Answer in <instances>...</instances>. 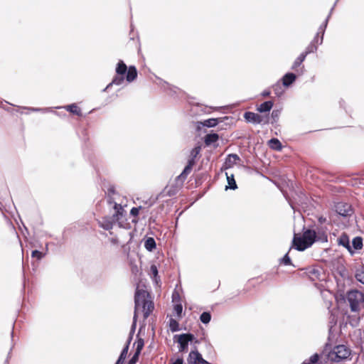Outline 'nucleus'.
<instances>
[{"mask_svg":"<svg viewBox=\"0 0 364 364\" xmlns=\"http://www.w3.org/2000/svg\"><path fill=\"white\" fill-rule=\"evenodd\" d=\"M318 223H314L308 228H303V233L300 237L294 235L292 240L291 248L303 252L311 247L315 242L325 243L328 242V228L324 224L327 223V218L322 215L318 217Z\"/></svg>","mask_w":364,"mask_h":364,"instance_id":"nucleus-1","label":"nucleus"},{"mask_svg":"<svg viewBox=\"0 0 364 364\" xmlns=\"http://www.w3.org/2000/svg\"><path fill=\"white\" fill-rule=\"evenodd\" d=\"M113 209L114 212L111 217H103L102 220L99 221L100 227L105 230H110L112 229L114 223H118L119 227L129 228V227H126L122 223V220L124 216V210L122 205L114 203Z\"/></svg>","mask_w":364,"mask_h":364,"instance_id":"nucleus-2","label":"nucleus"},{"mask_svg":"<svg viewBox=\"0 0 364 364\" xmlns=\"http://www.w3.org/2000/svg\"><path fill=\"white\" fill-rule=\"evenodd\" d=\"M141 309L144 318L146 319L154 309V303L146 298V291L136 289L134 294V312L138 315V311Z\"/></svg>","mask_w":364,"mask_h":364,"instance_id":"nucleus-3","label":"nucleus"},{"mask_svg":"<svg viewBox=\"0 0 364 364\" xmlns=\"http://www.w3.org/2000/svg\"><path fill=\"white\" fill-rule=\"evenodd\" d=\"M328 360L333 363H341L352 359V350L346 345H338L326 354Z\"/></svg>","mask_w":364,"mask_h":364,"instance_id":"nucleus-4","label":"nucleus"},{"mask_svg":"<svg viewBox=\"0 0 364 364\" xmlns=\"http://www.w3.org/2000/svg\"><path fill=\"white\" fill-rule=\"evenodd\" d=\"M115 73L118 75H125L127 82H132L134 81L138 75L136 68L134 65L127 67L122 60H119L117 63Z\"/></svg>","mask_w":364,"mask_h":364,"instance_id":"nucleus-5","label":"nucleus"},{"mask_svg":"<svg viewBox=\"0 0 364 364\" xmlns=\"http://www.w3.org/2000/svg\"><path fill=\"white\" fill-rule=\"evenodd\" d=\"M195 339V336L191 333H183L176 334L173 337L174 343H178V352L186 353L188 349V344L192 343Z\"/></svg>","mask_w":364,"mask_h":364,"instance_id":"nucleus-6","label":"nucleus"},{"mask_svg":"<svg viewBox=\"0 0 364 364\" xmlns=\"http://www.w3.org/2000/svg\"><path fill=\"white\" fill-rule=\"evenodd\" d=\"M347 300L352 312H358L359 304L364 301V294L358 290L351 289L347 293Z\"/></svg>","mask_w":364,"mask_h":364,"instance_id":"nucleus-7","label":"nucleus"},{"mask_svg":"<svg viewBox=\"0 0 364 364\" xmlns=\"http://www.w3.org/2000/svg\"><path fill=\"white\" fill-rule=\"evenodd\" d=\"M232 118L230 117H218V118H210L208 119H205L203 122H197V129H200V127H215L217 125L220 124V123L225 122V124H230L232 122Z\"/></svg>","mask_w":364,"mask_h":364,"instance_id":"nucleus-8","label":"nucleus"},{"mask_svg":"<svg viewBox=\"0 0 364 364\" xmlns=\"http://www.w3.org/2000/svg\"><path fill=\"white\" fill-rule=\"evenodd\" d=\"M183 184V181H177V178H176L173 183L167 185L163 189V191L159 194L158 198H162L164 196L171 197L176 195L180 191V189L182 188Z\"/></svg>","mask_w":364,"mask_h":364,"instance_id":"nucleus-9","label":"nucleus"},{"mask_svg":"<svg viewBox=\"0 0 364 364\" xmlns=\"http://www.w3.org/2000/svg\"><path fill=\"white\" fill-rule=\"evenodd\" d=\"M244 119H245L246 122L247 123H252L254 124H268L269 123V117H264L257 113L252 112H245L244 113Z\"/></svg>","mask_w":364,"mask_h":364,"instance_id":"nucleus-10","label":"nucleus"},{"mask_svg":"<svg viewBox=\"0 0 364 364\" xmlns=\"http://www.w3.org/2000/svg\"><path fill=\"white\" fill-rule=\"evenodd\" d=\"M187 363L188 364H211L203 358L196 346L189 353L187 358Z\"/></svg>","mask_w":364,"mask_h":364,"instance_id":"nucleus-11","label":"nucleus"},{"mask_svg":"<svg viewBox=\"0 0 364 364\" xmlns=\"http://www.w3.org/2000/svg\"><path fill=\"white\" fill-rule=\"evenodd\" d=\"M327 358L325 353H314L309 359L305 360L301 364H326Z\"/></svg>","mask_w":364,"mask_h":364,"instance_id":"nucleus-12","label":"nucleus"},{"mask_svg":"<svg viewBox=\"0 0 364 364\" xmlns=\"http://www.w3.org/2000/svg\"><path fill=\"white\" fill-rule=\"evenodd\" d=\"M336 210L340 215L347 217L352 213V209L348 203H338L336 205Z\"/></svg>","mask_w":364,"mask_h":364,"instance_id":"nucleus-13","label":"nucleus"},{"mask_svg":"<svg viewBox=\"0 0 364 364\" xmlns=\"http://www.w3.org/2000/svg\"><path fill=\"white\" fill-rule=\"evenodd\" d=\"M296 78L297 75L295 73L288 72L283 75L281 81L284 87H289L295 82Z\"/></svg>","mask_w":364,"mask_h":364,"instance_id":"nucleus-14","label":"nucleus"},{"mask_svg":"<svg viewBox=\"0 0 364 364\" xmlns=\"http://www.w3.org/2000/svg\"><path fill=\"white\" fill-rule=\"evenodd\" d=\"M237 161H240V156L236 154H229L223 164L222 169H228L236 164Z\"/></svg>","mask_w":364,"mask_h":364,"instance_id":"nucleus-15","label":"nucleus"},{"mask_svg":"<svg viewBox=\"0 0 364 364\" xmlns=\"http://www.w3.org/2000/svg\"><path fill=\"white\" fill-rule=\"evenodd\" d=\"M338 244L345 247L351 255L354 254V251L352 250V247L350 243L349 237L346 233H342V235L338 237Z\"/></svg>","mask_w":364,"mask_h":364,"instance_id":"nucleus-16","label":"nucleus"},{"mask_svg":"<svg viewBox=\"0 0 364 364\" xmlns=\"http://www.w3.org/2000/svg\"><path fill=\"white\" fill-rule=\"evenodd\" d=\"M57 109L63 108L68 112L75 114L77 116L81 117L82 115V111L79 107L75 103H72L63 107H57Z\"/></svg>","mask_w":364,"mask_h":364,"instance_id":"nucleus-17","label":"nucleus"},{"mask_svg":"<svg viewBox=\"0 0 364 364\" xmlns=\"http://www.w3.org/2000/svg\"><path fill=\"white\" fill-rule=\"evenodd\" d=\"M124 80H126L125 75H118L116 74L112 81L107 85V87L103 90V91H107L108 89H109L112 85H121Z\"/></svg>","mask_w":364,"mask_h":364,"instance_id":"nucleus-18","label":"nucleus"},{"mask_svg":"<svg viewBox=\"0 0 364 364\" xmlns=\"http://www.w3.org/2000/svg\"><path fill=\"white\" fill-rule=\"evenodd\" d=\"M274 102L272 100H268L260 104L257 110L260 113L269 112L273 107Z\"/></svg>","mask_w":364,"mask_h":364,"instance_id":"nucleus-19","label":"nucleus"},{"mask_svg":"<svg viewBox=\"0 0 364 364\" xmlns=\"http://www.w3.org/2000/svg\"><path fill=\"white\" fill-rule=\"evenodd\" d=\"M227 177L228 185L225 186V190H236L237 188V185L235 180L234 174H229L228 172L225 173Z\"/></svg>","mask_w":364,"mask_h":364,"instance_id":"nucleus-20","label":"nucleus"},{"mask_svg":"<svg viewBox=\"0 0 364 364\" xmlns=\"http://www.w3.org/2000/svg\"><path fill=\"white\" fill-rule=\"evenodd\" d=\"M219 139V135L217 133L207 134L204 138L205 145L210 146Z\"/></svg>","mask_w":364,"mask_h":364,"instance_id":"nucleus-21","label":"nucleus"},{"mask_svg":"<svg viewBox=\"0 0 364 364\" xmlns=\"http://www.w3.org/2000/svg\"><path fill=\"white\" fill-rule=\"evenodd\" d=\"M144 246L149 252H152L156 247V243L154 237H149L144 240Z\"/></svg>","mask_w":364,"mask_h":364,"instance_id":"nucleus-22","label":"nucleus"},{"mask_svg":"<svg viewBox=\"0 0 364 364\" xmlns=\"http://www.w3.org/2000/svg\"><path fill=\"white\" fill-rule=\"evenodd\" d=\"M268 144L269 147L275 151H281L282 149V144L280 141L277 138H272L269 140Z\"/></svg>","mask_w":364,"mask_h":364,"instance_id":"nucleus-23","label":"nucleus"},{"mask_svg":"<svg viewBox=\"0 0 364 364\" xmlns=\"http://www.w3.org/2000/svg\"><path fill=\"white\" fill-rule=\"evenodd\" d=\"M363 246V239L360 236L355 237L352 240V250H361Z\"/></svg>","mask_w":364,"mask_h":364,"instance_id":"nucleus-24","label":"nucleus"},{"mask_svg":"<svg viewBox=\"0 0 364 364\" xmlns=\"http://www.w3.org/2000/svg\"><path fill=\"white\" fill-rule=\"evenodd\" d=\"M23 109H26L29 112H41V113H48L50 112H52L51 107H21Z\"/></svg>","mask_w":364,"mask_h":364,"instance_id":"nucleus-25","label":"nucleus"},{"mask_svg":"<svg viewBox=\"0 0 364 364\" xmlns=\"http://www.w3.org/2000/svg\"><path fill=\"white\" fill-rule=\"evenodd\" d=\"M328 21H329V16H327V17L325 19L324 22L318 28V32H319V34L321 33L320 44H322V43H323V36H324V33H325V31H326V29L327 28Z\"/></svg>","mask_w":364,"mask_h":364,"instance_id":"nucleus-26","label":"nucleus"},{"mask_svg":"<svg viewBox=\"0 0 364 364\" xmlns=\"http://www.w3.org/2000/svg\"><path fill=\"white\" fill-rule=\"evenodd\" d=\"M191 170H192V168H191V167H189V166L186 165L184 167L181 173L176 177L177 181H181L184 182L187 178V176L191 173Z\"/></svg>","mask_w":364,"mask_h":364,"instance_id":"nucleus-27","label":"nucleus"},{"mask_svg":"<svg viewBox=\"0 0 364 364\" xmlns=\"http://www.w3.org/2000/svg\"><path fill=\"white\" fill-rule=\"evenodd\" d=\"M169 329L171 332H177L181 330L179 323L174 318H171L168 323Z\"/></svg>","mask_w":364,"mask_h":364,"instance_id":"nucleus-28","label":"nucleus"},{"mask_svg":"<svg viewBox=\"0 0 364 364\" xmlns=\"http://www.w3.org/2000/svg\"><path fill=\"white\" fill-rule=\"evenodd\" d=\"M150 273L152 276L154 281L158 284L160 282L158 268L156 264H151L150 267Z\"/></svg>","mask_w":364,"mask_h":364,"instance_id":"nucleus-29","label":"nucleus"},{"mask_svg":"<svg viewBox=\"0 0 364 364\" xmlns=\"http://www.w3.org/2000/svg\"><path fill=\"white\" fill-rule=\"evenodd\" d=\"M306 56L303 53H301L297 58L296 59L294 60V62L293 63V65L291 66V69L292 70H295L299 66H300L301 65V63L305 60Z\"/></svg>","mask_w":364,"mask_h":364,"instance_id":"nucleus-30","label":"nucleus"},{"mask_svg":"<svg viewBox=\"0 0 364 364\" xmlns=\"http://www.w3.org/2000/svg\"><path fill=\"white\" fill-rule=\"evenodd\" d=\"M355 277L358 282L364 284V266L356 269Z\"/></svg>","mask_w":364,"mask_h":364,"instance_id":"nucleus-31","label":"nucleus"},{"mask_svg":"<svg viewBox=\"0 0 364 364\" xmlns=\"http://www.w3.org/2000/svg\"><path fill=\"white\" fill-rule=\"evenodd\" d=\"M318 50V46L314 43V42H311L309 45L306 47V50L303 53L307 56L310 53H316Z\"/></svg>","mask_w":364,"mask_h":364,"instance_id":"nucleus-32","label":"nucleus"},{"mask_svg":"<svg viewBox=\"0 0 364 364\" xmlns=\"http://www.w3.org/2000/svg\"><path fill=\"white\" fill-rule=\"evenodd\" d=\"M200 321L204 323L208 324L211 321V314L209 311H203L200 315Z\"/></svg>","mask_w":364,"mask_h":364,"instance_id":"nucleus-33","label":"nucleus"},{"mask_svg":"<svg viewBox=\"0 0 364 364\" xmlns=\"http://www.w3.org/2000/svg\"><path fill=\"white\" fill-rule=\"evenodd\" d=\"M281 112L279 109H274L271 113V121L269 122L272 124H274V123H277L279 120V116H280Z\"/></svg>","mask_w":364,"mask_h":364,"instance_id":"nucleus-34","label":"nucleus"},{"mask_svg":"<svg viewBox=\"0 0 364 364\" xmlns=\"http://www.w3.org/2000/svg\"><path fill=\"white\" fill-rule=\"evenodd\" d=\"M173 310L176 313V316L178 318H182V314H183V306L181 303H176L173 305Z\"/></svg>","mask_w":364,"mask_h":364,"instance_id":"nucleus-35","label":"nucleus"},{"mask_svg":"<svg viewBox=\"0 0 364 364\" xmlns=\"http://www.w3.org/2000/svg\"><path fill=\"white\" fill-rule=\"evenodd\" d=\"M280 264H282L285 266H289V265H293L292 264V262H291V259L289 255V252H287L284 256L283 257H282L280 259Z\"/></svg>","mask_w":364,"mask_h":364,"instance_id":"nucleus-36","label":"nucleus"},{"mask_svg":"<svg viewBox=\"0 0 364 364\" xmlns=\"http://www.w3.org/2000/svg\"><path fill=\"white\" fill-rule=\"evenodd\" d=\"M136 343V348L135 350V353L140 354L144 346V339L141 338H137Z\"/></svg>","mask_w":364,"mask_h":364,"instance_id":"nucleus-37","label":"nucleus"},{"mask_svg":"<svg viewBox=\"0 0 364 364\" xmlns=\"http://www.w3.org/2000/svg\"><path fill=\"white\" fill-rule=\"evenodd\" d=\"M137 318H138V315L136 314V312H134L133 321H132V326H131V329H130L129 335L133 336L134 332H135V330H136V328Z\"/></svg>","mask_w":364,"mask_h":364,"instance_id":"nucleus-38","label":"nucleus"},{"mask_svg":"<svg viewBox=\"0 0 364 364\" xmlns=\"http://www.w3.org/2000/svg\"><path fill=\"white\" fill-rule=\"evenodd\" d=\"M31 257L36 258L38 260H41L45 257V254L38 250H34L31 252Z\"/></svg>","mask_w":364,"mask_h":364,"instance_id":"nucleus-39","label":"nucleus"},{"mask_svg":"<svg viewBox=\"0 0 364 364\" xmlns=\"http://www.w3.org/2000/svg\"><path fill=\"white\" fill-rule=\"evenodd\" d=\"M201 150L200 146H196L191 151L190 154V157L196 159L199 154Z\"/></svg>","mask_w":364,"mask_h":364,"instance_id":"nucleus-40","label":"nucleus"},{"mask_svg":"<svg viewBox=\"0 0 364 364\" xmlns=\"http://www.w3.org/2000/svg\"><path fill=\"white\" fill-rule=\"evenodd\" d=\"M172 301L174 304L181 303L180 294L178 291L176 289H174V291L172 293Z\"/></svg>","mask_w":364,"mask_h":364,"instance_id":"nucleus-41","label":"nucleus"},{"mask_svg":"<svg viewBox=\"0 0 364 364\" xmlns=\"http://www.w3.org/2000/svg\"><path fill=\"white\" fill-rule=\"evenodd\" d=\"M139 355L140 354L134 352V355L129 360V361L127 364H136L137 363V361L139 360Z\"/></svg>","mask_w":364,"mask_h":364,"instance_id":"nucleus-42","label":"nucleus"},{"mask_svg":"<svg viewBox=\"0 0 364 364\" xmlns=\"http://www.w3.org/2000/svg\"><path fill=\"white\" fill-rule=\"evenodd\" d=\"M141 206L139 207H133L130 210V215L133 217H137L139 214V210H141Z\"/></svg>","mask_w":364,"mask_h":364,"instance_id":"nucleus-43","label":"nucleus"},{"mask_svg":"<svg viewBox=\"0 0 364 364\" xmlns=\"http://www.w3.org/2000/svg\"><path fill=\"white\" fill-rule=\"evenodd\" d=\"M128 350H129V346H128V344H126L124 348H122L120 354H119V357H121L122 358H127V353H128Z\"/></svg>","mask_w":364,"mask_h":364,"instance_id":"nucleus-44","label":"nucleus"},{"mask_svg":"<svg viewBox=\"0 0 364 364\" xmlns=\"http://www.w3.org/2000/svg\"><path fill=\"white\" fill-rule=\"evenodd\" d=\"M183 358L182 357H177L176 358L173 359L171 358L170 360V364H183Z\"/></svg>","mask_w":364,"mask_h":364,"instance_id":"nucleus-45","label":"nucleus"},{"mask_svg":"<svg viewBox=\"0 0 364 364\" xmlns=\"http://www.w3.org/2000/svg\"><path fill=\"white\" fill-rule=\"evenodd\" d=\"M196 164V159L190 157L188 160L187 166L193 168V166Z\"/></svg>","mask_w":364,"mask_h":364,"instance_id":"nucleus-46","label":"nucleus"},{"mask_svg":"<svg viewBox=\"0 0 364 364\" xmlns=\"http://www.w3.org/2000/svg\"><path fill=\"white\" fill-rule=\"evenodd\" d=\"M311 42H314V43H315L316 45H317V46H318V45H321V44H320V41H319V32H318V33H316V35L315 36V37L314 38V39L312 40V41H311Z\"/></svg>","mask_w":364,"mask_h":364,"instance_id":"nucleus-47","label":"nucleus"},{"mask_svg":"<svg viewBox=\"0 0 364 364\" xmlns=\"http://www.w3.org/2000/svg\"><path fill=\"white\" fill-rule=\"evenodd\" d=\"M270 94H271V92H270V91H269V90H264L261 93V95H262V97H269V96L270 95Z\"/></svg>","mask_w":364,"mask_h":364,"instance_id":"nucleus-48","label":"nucleus"},{"mask_svg":"<svg viewBox=\"0 0 364 364\" xmlns=\"http://www.w3.org/2000/svg\"><path fill=\"white\" fill-rule=\"evenodd\" d=\"M107 191L109 193H111V194H114L115 193V188L114 186H109L108 189H107Z\"/></svg>","mask_w":364,"mask_h":364,"instance_id":"nucleus-49","label":"nucleus"},{"mask_svg":"<svg viewBox=\"0 0 364 364\" xmlns=\"http://www.w3.org/2000/svg\"><path fill=\"white\" fill-rule=\"evenodd\" d=\"M125 359L122 358L121 357H118L115 364H124Z\"/></svg>","mask_w":364,"mask_h":364,"instance_id":"nucleus-50","label":"nucleus"},{"mask_svg":"<svg viewBox=\"0 0 364 364\" xmlns=\"http://www.w3.org/2000/svg\"><path fill=\"white\" fill-rule=\"evenodd\" d=\"M160 80L163 82L164 85H167L168 87H170L171 90H172V89H174V90L177 89V87H171V85H169L167 82L164 81L161 79H160ZM173 91L174 93H176V90H173Z\"/></svg>","mask_w":364,"mask_h":364,"instance_id":"nucleus-51","label":"nucleus"},{"mask_svg":"<svg viewBox=\"0 0 364 364\" xmlns=\"http://www.w3.org/2000/svg\"><path fill=\"white\" fill-rule=\"evenodd\" d=\"M339 105L341 107L346 109V102L344 100L341 99L339 100Z\"/></svg>","mask_w":364,"mask_h":364,"instance_id":"nucleus-52","label":"nucleus"},{"mask_svg":"<svg viewBox=\"0 0 364 364\" xmlns=\"http://www.w3.org/2000/svg\"><path fill=\"white\" fill-rule=\"evenodd\" d=\"M338 0H336V1H335V3H334L333 6H332V8L331 9L330 12H329V14H328V16H329V18L331 17V14H332V13H333V9H334V8H335V6H336V4L338 3Z\"/></svg>","mask_w":364,"mask_h":364,"instance_id":"nucleus-53","label":"nucleus"},{"mask_svg":"<svg viewBox=\"0 0 364 364\" xmlns=\"http://www.w3.org/2000/svg\"><path fill=\"white\" fill-rule=\"evenodd\" d=\"M156 222V218L153 216H151L149 219V223L151 224V223H154Z\"/></svg>","mask_w":364,"mask_h":364,"instance_id":"nucleus-54","label":"nucleus"},{"mask_svg":"<svg viewBox=\"0 0 364 364\" xmlns=\"http://www.w3.org/2000/svg\"><path fill=\"white\" fill-rule=\"evenodd\" d=\"M132 338H133V336L129 335V338H128L127 343H126V344H128L129 347V344H130V342H131Z\"/></svg>","mask_w":364,"mask_h":364,"instance_id":"nucleus-55","label":"nucleus"},{"mask_svg":"<svg viewBox=\"0 0 364 364\" xmlns=\"http://www.w3.org/2000/svg\"><path fill=\"white\" fill-rule=\"evenodd\" d=\"M192 343H193L194 345L199 344L200 343V341L195 337V339L193 340Z\"/></svg>","mask_w":364,"mask_h":364,"instance_id":"nucleus-56","label":"nucleus"},{"mask_svg":"<svg viewBox=\"0 0 364 364\" xmlns=\"http://www.w3.org/2000/svg\"><path fill=\"white\" fill-rule=\"evenodd\" d=\"M107 202H108L109 204H112V203H114H114H115V202H113L112 198L111 197H109V198L107 199Z\"/></svg>","mask_w":364,"mask_h":364,"instance_id":"nucleus-57","label":"nucleus"},{"mask_svg":"<svg viewBox=\"0 0 364 364\" xmlns=\"http://www.w3.org/2000/svg\"><path fill=\"white\" fill-rule=\"evenodd\" d=\"M12 348H13V346L10 348V350H9V352L8 353L7 357H9V359H10V358H11V354Z\"/></svg>","mask_w":364,"mask_h":364,"instance_id":"nucleus-58","label":"nucleus"},{"mask_svg":"<svg viewBox=\"0 0 364 364\" xmlns=\"http://www.w3.org/2000/svg\"><path fill=\"white\" fill-rule=\"evenodd\" d=\"M9 357H7L4 361V364H9Z\"/></svg>","mask_w":364,"mask_h":364,"instance_id":"nucleus-59","label":"nucleus"},{"mask_svg":"<svg viewBox=\"0 0 364 364\" xmlns=\"http://www.w3.org/2000/svg\"><path fill=\"white\" fill-rule=\"evenodd\" d=\"M275 94H276L277 95H280L282 94V92H277V89H275Z\"/></svg>","mask_w":364,"mask_h":364,"instance_id":"nucleus-60","label":"nucleus"},{"mask_svg":"<svg viewBox=\"0 0 364 364\" xmlns=\"http://www.w3.org/2000/svg\"><path fill=\"white\" fill-rule=\"evenodd\" d=\"M132 222H133V223H136V222H137V220L133 219V220H132Z\"/></svg>","mask_w":364,"mask_h":364,"instance_id":"nucleus-61","label":"nucleus"},{"mask_svg":"<svg viewBox=\"0 0 364 364\" xmlns=\"http://www.w3.org/2000/svg\"><path fill=\"white\" fill-rule=\"evenodd\" d=\"M11 337L13 338V336H14V332L13 331L11 332Z\"/></svg>","mask_w":364,"mask_h":364,"instance_id":"nucleus-62","label":"nucleus"}]
</instances>
